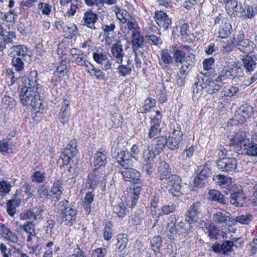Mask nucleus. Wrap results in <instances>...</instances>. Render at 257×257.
<instances>
[{
  "mask_svg": "<svg viewBox=\"0 0 257 257\" xmlns=\"http://www.w3.org/2000/svg\"><path fill=\"white\" fill-rule=\"evenodd\" d=\"M231 214L226 211H218L212 215V220L216 224L222 226H231L234 224V221Z\"/></svg>",
  "mask_w": 257,
  "mask_h": 257,
  "instance_id": "8",
  "label": "nucleus"
},
{
  "mask_svg": "<svg viewBox=\"0 0 257 257\" xmlns=\"http://www.w3.org/2000/svg\"><path fill=\"white\" fill-rule=\"evenodd\" d=\"M115 14L117 18L123 24L126 23L131 17L127 12L124 10L118 9Z\"/></svg>",
  "mask_w": 257,
  "mask_h": 257,
  "instance_id": "49",
  "label": "nucleus"
},
{
  "mask_svg": "<svg viewBox=\"0 0 257 257\" xmlns=\"http://www.w3.org/2000/svg\"><path fill=\"white\" fill-rule=\"evenodd\" d=\"M216 164L218 169L222 172H232L237 168V161L234 158H223Z\"/></svg>",
  "mask_w": 257,
  "mask_h": 257,
  "instance_id": "9",
  "label": "nucleus"
},
{
  "mask_svg": "<svg viewBox=\"0 0 257 257\" xmlns=\"http://www.w3.org/2000/svg\"><path fill=\"white\" fill-rule=\"evenodd\" d=\"M62 186L63 182L61 180H57L54 182L51 188L50 192L53 195H55L57 199H59L63 192V188Z\"/></svg>",
  "mask_w": 257,
  "mask_h": 257,
  "instance_id": "40",
  "label": "nucleus"
},
{
  "mask_svg": "<svg viewBox=\"0 0 257 257\" xmlns=\"http://www.w3.org/2000/svg\"><path fill=\"white\" fill-rule=\"evenodd\" d=\"M32 210L35 215V220H40L43 218L42 213L45 210L44 206H36L32 208Z\"/></svg>",
  "mask_w": 257,
  "mask_h": 257,
  "instance_id": "61",
  "label": "nucleus"
},
{
  "mask_svg": "<svg viewBox=\"0 0 257 257\" xmlns=\"http://www.w3.org/2000/svg\"><path fill=\"white\" fill-rule=\"evenodd\" d=\"M253 112V108L247 104L241 106L234 115V119L239 123H242L244 119L249 118Z\"/></svg>",
  "mask_w": 257,
  "mask_h": 257,
  "instance_id": "15",
  "label": "nucleus"
},
{
  "mask_svg": "<svg viewBox=\"0 0 257 257\" xmlns=\"http://www.w3.org/2000/svg\"><path fill=\"white\" fill-rule=\"evenodd\" d=\"M116 159L119 163L120 165L124 168L128 167V162L129 160L127 159V157L125 155L124 151H120L117 153Z\"/></svg>",
  "mask_w": 257,
  "mask_h": 257,
  "instance_id": "50",
  "label": "nucleus"
},
{
  "mask_svg": "<svg viewBox=\"0 0 257 257\" xmlns=\"http://www.w3.org/2000/svg\"><path fill=\"white\" fill-rule=\"evenodd\" d=\"M238 91V88L237 87L231 85L225 86L222 89V94L223 96L232 97Z\"/></svg>",
  "mask_w": 257,
  "mask_h": 257,
  "instance_id": "46",
  "label": "nucleus"
},
{
  "mask_svg": "<svg viewBox=\"0 0 257 257\" xmlns=\"http://www.w3.org/2000/svg\"><path fill=\"white\" fill-rule=\"evenodd\" d=\"M12 65L15 71L17 72L21 73L24 69V62L22 61L20 58L14 57L12 60Z\"/></svg>",
  "mask_w": 257,
  "mask_h": 257,
  "instance_id": "48",
  "label": "nucleus"
},
{
  "mask_svg": "<svg viewBox=\"0 0 257 257\" xmlns=\"http://www.w3.org/2000/svg\"><path fill=\"white\" fill-rule=\"evenodd\" d=\"M215 80H211L210 78L203 73H199L196 77V81L193 85V92L198 93L203 89H206V92L209 94L216 93L220 88V86L215 83Z\"/></svg>",
  "mask_w": 257,
  "mask_h": 257,
  "instance_id": "3",
  "label": "nucleus"
},
{
  "mask_svg": "<svg viewBox=\"0 0 257 257\" xmlns=\"http://www.w3.org/2000/svg\"><path fill=\"white\" fill-rule=\"evenodd\" d=\"M112 223L108 222L106 223L105 226L103 229V237L106 240H110L112 236V232L111 229Z\"/></svg>",
  "mask_w": 257,
  "mask_h": 257,
  "instance_id": "56",
  "label": "nucleus"
},
{
  "mask_svg": "<svg viewBox=\"0 0 257 257\" xmlns=\"http://www.w3.org/2000/svg\"><path fill=\"white\" fill-rule=\"evenodd\" d=\"M22 227L24 230L30 235H35V225L33 221L26 222L23 225Z\"/></svg>",
  "mask_w": 257,
  "mask_h": 257,
  "instance_id": "54",
  "label": "nucleus"
},
{
  "mask_svg": "<svg viewBox=\"0 0 257 257\" xmlns=\"http://www.w3.org/2000/svg\"><path fill=\"white\" fill-rule=\"evenodd\" d=\"M201 212V203L197 201L191 205L185 214V221L189 224H193L198 221V215Z\"/></svg>",
  "mask_w": 257,
  "mask_h": 257,
  "instance_id": "7",
  "label": "nucleus"
},
{
  "mask_svg": "<svg viewBox=\"0 0 257 257\" xmlns=\"http://www.w3.org/2000/svg\"><path fill=\"white\" fill-rule=\"evenodd\" d=\"M155 99L152 98H148L145 100L144 104L143 105L144 112L150 111L151 109L155 106L156 105Z\"/></svg>",
  "mask_w": 257,
  "mask_h": 257,
  "instance_id": "53",
  "label": "nucleus"
},
{
  "mask_svg": "<svg viewBox=\"0 0 257 257\" xmlns=\"http://www.w3.org/2000/svg\"><path fill=\"white\" fill-rule=\"evenodd\" d=\"M130 190L132 198V202L130 206L132 208H134L137 204L139 195L142 191V188L141 186H134L133 188H130Z\"/></svg>",
  "mask_w": 257,
  "mask_h": 257,
  "instance_id": "38",
  "label": "nucleus"
},
{
  "mask_svg": "<svg viewBox=\"0 0 257 257\" xmlns=\"http://www.w3.org/2000/svg\"><path fill=\"white\" fill-rule=\"evenodd\" d=\"M183 136L180 126L177 125L174 129L171 136L167 139L168 148L170 150L174 151L182 147Z\"/></svg>",
  "mask_w": 257,
  "mask_h": 257,
  "instance_id": "6",
  "label": "nucleus"
},
{
  "mask_svg": "<svg viewBox=\"0 0 257 257\" xmlns=\"http://www.w3.org/2000/svg\"><path fill=\"white\" fill-rule=\"evenodd\" d=\"M69 202L66 200L60 202L58 204V211L59 215L58 221L61 224L71 225L76 218L77 210L68 206Z\"/></svg>",
  "mask_w": 257,
  "mask_h": 257,
  "instance_id": "4",
  "label": "nucleus"
},
{
  "mask_svg": "<svg viewBox=\"0 0 257 257\" xmlns=\"http://www.w3.org/2000/svg\"><path fill=\"white\" fill-rule=\"evenodd\" d=\"M93 58L98 64L101 65L102 70L107 71L111 68L112 61L108 59L107 53L97 51L93 53Z\"/></svg>",
  "mask_w": 257,
  "mask_h": 257,
  "instance_id": "12",
  "label": "nucleus"
},
{
  "mask_svg": "<svg viewBox=\"0 0 257 257\" xmlns=\"http://www.w3.org/2000/svg\"><path fill=\"white\" fill-rule=\"evenodd\" d=\"M253 219V215L250 213L242 214L233 218L234 223L239 222L242 224H248Z\"/></svg>",
  "mask_w": 257,
  "mask_h": 257,
  "instance_id": "43",
  "label": "nucleus"
},
{
  "mask_svg": "<svg viewBox=\"0 0 257 257\" xmlns=\"http://www.w3.org/2000/svg\"><path fill=\"white\" fill-rule=\"evenodd\" d=\"M94 195L92 193H87L83 200V207L87 214L91 212V204L93 201Z\"/></svg>",
  "mask_w": 257,
  "mask_h": 257,
  "instance_id": "44",
  "label": "nucleus"
},
{
  "mask_svg": "<svg viewBox=\"0 0 257 257\" xmlns=\"http://www.w3.org/2000/svg\"><path fill=\"white\" fill-rule=\"evenodd\" d=\"M31 51L29 48L24 45H14L10 48V54L11 56H24L25 54H30Z\"/></svg>",
  "mask_w": 257,
  "mask_h": 257,
  "instance_id": "31",
  "label": "nucleus"
},
{
  "mask_svg": "<svg viewBox=\"0 0 257 257\" xmlns=\"http://www.w3.org/2000/svg\"><path fill=\"white\" fill-rule=\"evenodd\" d=\"M194 150V147L193 146H192L188 149L186 148V149L183 151L182 156L184 158L185 163H187L188 161H190L191 159L193 156Z\"/></svg>",
  "mask_w": 257,
  "mask_h": 257,
  "instance_id": "55",
  "label": "nucleus"
},
{
  "mask_svg": "<svg viewBox=\"0 0 257 257\" xmlns=\"http://www.w3.org/2000/svg\"><path fill=\"white\" fill-rule=\"evenodd\" d=\"M183 49H185L188 52H189L191 49L188 45L184 46L182 49L177 50L173 54L175 62L181 63L182 65L179 69V73H177V76L180 79L187 74L195 61V55L192 53H189L187 55Z\"/></svg>",
  "mask_w": 257,
  "mask_h": 257,
  "instance_id": "1",
  "label": "nucleus"
},
{
  "mask_svg": "<svg viewBox=\"0 0 257 257\" xmlns=\"http://www.w3.org/2000/svg\"><path fill=\"white\" fill-rule=\"evenodd\" d=\"M45 174L44 172H41L40 171H36L31 176V180L32 182L40 183L43 182L45 179Z\"/></svg>",
  "mask_w": 257,
  "mask_h": 257,
  "instance_id": "52",
  "label": "nucleus"
},
{
  "mask_svg": "<svg viewBox=\"0 0 257 257\" xmlns=\"http://www.w3.org/2000/svg\"><path fill=\"white\" fill-rule=\"evenodd\" d=\"M211 170L207 164L200 166L199 173L194 180V184L196 186L201 187L206 182L207 179L210 176Z\"/></svg>",
  "mask_w": 257,
  "mask_h": 257,
  "instance_id": "13",
  "label": "nucleus"
},
{
  "mask_svg": "<svg viewBox=\"0 0 257 257\" xmlns=\"http://www.w3.org/2000/svg\"><path fill=\"white\" fill-rule=\"evenodd\" d=\"M237 247V244H233L230 240H224L221 244L215 242L212 246L213 251L216 253H222L224 254H228L233 251V247Z\"/></svg>",
  "mask_w": 257,
  "mask_h": 257,
  "instance_id": "10",
  "label": "nucleus"
},
{
  "mask_svg": "<svg viewBox=\"0 0 257 257\" xmlns=\"http://www.w3.org/2000/svg\"><path fill=\"white\" fill-rule=\"evenodd\" d=\"M235 47L245 54H248L253 49V43L248 39L244 40L243 35H238L235 38Z\"/></svg>",
  "mask_w": 257,
  "mask_h": 257,
  "instance_id": "11",
  "label": "nucleus"
},
{
  "mask_svg": "<svg viewBox=\"0 0 257 257\" xmlns=\"http://www.w3.org/2000/svg\"><path fill=\"white\" fill-rule=\"evenodd\" d=\"M246 143L242 146L238 154L246 155L251 157L257 156V143H255L249 139L246 141Z\"/></svg>",
  "mask_w": 257,
  "mask_h": 257,
  "instance_id": "20",
  "label": "nucleus"
},
{
  "mask_svg": "<svg viewBox=\"0 0 257 257\" xmlns=\"http://www.w3.org/2000/svg\"><path fill=\"white\" fill-rule=\"evenodd\" d=\"M208 199L212 201H216L223 205L227 204V200L221 192L215 189L210 190L208 192Z\"/></svg>",
  "mask_w": 257,
  "mask_h": 257,
  "instance_id": "29",
  "label": "nucleus"
},
{
  "mask_svg": "<svg viewBox=\"0 0 257 257\" xmlns=\"http://www.w3.org/2000/svg\"><path fill=\"white\" fill-rule=\"evenodd\" d=\"M125 170L121 171L123 179L132 183H137L140 180V173L134 169L124 168Z\"/></svg>",
  "mask_w": 257,
  "mask_h": 257,
  "instance_id": "18",
  "label": "nucleus"
},
{
  "mask_svg": "<svg viewBox=\"0 0 257 257\" xmlns=\"http://www.w3.org/2000/svg\"><path fill=\"white\" fill-rule=\"evenodd\" d=\"M84 23L89 25L88 27L91 29H96L94 27V24L98 20L97 15L91 11L86 12L83 18Z\"/></svg>",
  "mask_w": 257,
  "mask_h": 257,
  "instance_id": "32",
  "label": "nucleus"
},
{
  "mask_svg": "<svg viewBox=\"0 0 257 257\" xmlns=\"http://www.w3.org/2000/svg\"><path fill=\"white\" fill-rule=\"evenodd\" d=\"M215 179L216 180L217 184L220 186L225 185L230 182L231 181V179L230 178L226 177L225 176L221 174L216 175Z\"/></svg>",
  "mask_w": 257,
  "mask_h": 257,
  "instance_id": "62",
  "label": "nucleus"
},
{
  "mask_svg": "<svg viewBox=\"0 0 257 257\" xmlns=\"http://www.w3.org/2000/svg\"><path fill=\"white\" fill-rule=\"evenodd\" d=\"M231 25L229 23L221 25L218 30V37L223 39L228 37L231 34Z\"/></svg>",
  "mask_w": 257,
  "mask_h": 257,
  "instance_id": "39",
  "label": "nucleus"
},
{
  "mask_svg": "<svg viewBox=\"0 0 257 257\" xmlns=\"http://www.w3.org/2000/svg\"><path fill=\"white\" fill-rule=\"evenodd\" d=\"M245 199L246 197L242 191H237L231 194L230 202L236 207L242 206Z\"/></svg>",
  "mask_w": 257,
  "mask_h": 257,
  "instance_id": "30",
  "label": "nucleus"
},
{
  "mask_svg": "<svg viewBox=\"0 0 257 257\" xmlns=\"http://www.w3.org/2000/svg\"><path fill=\"white\" fill-rule=\"evenodd\" d=\"M108 154V153L105 151L101 150L97 151L94 155L93 164L94 166L100 168L104 167L107 163Z\"/></svg>",
  "mask_w": 257,
  "mask_h": 257,
  "instance_id": "25",
  "label": "nucleus"
},
{
  "mask_svg": "<svg viewBox=\"0 0 257 257\" xmlns=\"http://www.w3.org/2000/svg\"><path fill=\"white\" fill-rule=\"evenodd\" d=\"M42 90L41 87L36 88L25 86L20 91V98L23 106L30 105L34 109L41 108L42 102L40 99V93Z\"/></svg>",
  "mask_w": 257,
  "mask_h": 257,
  "instance_id": "2",
  "label": "nucleus"
},
{
  "mask_svg": "<svg viewBox=\"0 0 257 257\" xmlns=\"http://www.w3.org/2000/svg\"><path fill=\"white\" fill-rule=\"evenodd\" d=\"M162 242V238L160 236H154L151 240L152 248L156 254L157 253H160Z\"/></svg>",
  "mask_w": 257,
  "mask_h": 257,
  "instance_id": "45",
  "label": "nucleus"
},
{
  "mask_svg": "<svg viewBox=\"0 0 257 257\" xmlns=\"http://www.w3.org/2000/svg\"><path fill=\"white\" fill-rule=\"evenodd\" d=\"M158 178L161 181H167L168 183L171 181L172 176H176L175 174L171 173L170 168L169 164L165 162H162L159 167Z\"/></svg>",
  "mask_w": 257,
  "mask_h": 257,
  "instance_id": "21",
  "label": "nucleus"
},
{
  "mask_svg": "<svg viewBox=\"0 0 257 257\" xmlns=\"http://www.w3.org/2000/svg\"><path fill=\"white\" fill-rule=\"evenodd\" d=\"M155 19L158 26L164 30L168 29L171 25V19L166 13L163 11H156L155 14Z\"/></svg>",
  "mask_w": 257,
  "mask_h": 257,
  "instance_id": "16",
  "label": "nucleus"
},
{
  "mask_svg": "<svg viewBox=\"0 0 257 257\" xmlns=\"http://www.w3.org/2000/svg\"><path fill=\"white\" fill-rule=\"evenodd\" d=\"M235 72L233 70V65H229L224 66L222 70L219 72L217 78H215L216 82H222L226 81L228 79H232L235 77Z\"/></svg>",
  "mask_w": 257,
  "mask_h": 257,
  "instance_id": "17",
  "label": "nucleus"
},
{
  "mask_svg": "<svg viewBox=\"0 0 257 257\" xmlns=\"http://www.w3.org/2000/svg\"><path fill=\"white\" fill-rule=\"evenodd\" d=\"M122 47L121 41L118 40L113 44L111 48V54L118 64H121L122 63L123 57L124 56V52Z\"/></svg>",
  "mask_w": 257,
  "mask_h": 257,
  "instance_id": "23",
  "label": "nucleus"
},
{
  "mask_svg": "<svg viewBox=\"0 0 257 257\" xmlns=\"http://www.w3.org/2000/svg\"><path fill=\"white\" fill-rule=\"evenodd\" d=\"M173 58L167 50H163L161 53L160 64L165 69L170 71L172 70L169 65L173 64Z\"/></svg>",
  "mask_w": 257,
  "mask_h": 257,
  "instance_id": "26",
  "label": "nucleus"
},
{
  "mask_svg": "<svg viewBox=\"0 0 257 257\" xmlns=\"http://www.w3.org/2000/svg\"><path fill=\"white\" fill-rule=\"evenodd\" d=\"M192 224L189 223H185L182 221H180L178 224L177 230L178 234L182 235L184 236L189 234L192 232L191 229Z\"/></svg>",
  "mask_w": 257,
  "mask_h": 257,
  "instance_id": "37",
  "label": "nucleus"
},
{
  "mask_svg": "<svg viewBox=\"0 0 257 257\" xmlns=\"http://www.w3.org/2000/svg\"><path fill=\"white\" fill-rule=\"evenodd\" d=\"M181 179L180 177L176 175L172 176L171 181L168 182L169 185V191L173 196H178L181 192Z\"/></svg>",
  "mask_w": 257,
  "mask_h": 257,
  "instance_id": "24",
  "label": "nucleus"
},
{
  "mask_svg": "<svg viewBox=\"0 0 257 257\" xmlns=\"http://www.w3.org/2000/svg\"><path fill=\"white\" fill-rule=\"evenodd\" d=\"M69 101L66 99H65L62 102L61 111L59 114V117L61 123L63 124L67 123L69 120Z\"/></svg>",
  "mask_w": 257,
  "mask_h": 257,
  "instance_id": "27",
  "label": "nucleus"
},
{
  "mask_svg": "<svg viewBox=\"0 0 257 257\" xmlns=\"http://www.w3.org/2000/svg\"><path fill=\"white\" fill-rule=\"evenodd\" d=\"M78 153L77 149L76 140L73 139L63 149L60 159L58 161V164L60 167L69 164L71 160Z\"/></svg>",
  "mask_w": 257,
  "mask_h": 257,
  "instance_id": "5",
  "label": "nucleus"
},
{
  "mask_svg": "<svg viewBox=\"0 0 257 257\" xmlns=\"http://www.w3.org/2000/svg\"><path fill=\"white\" fill-rule=\"evenodd\" d=\"M117 242L116 251L120 252L124 250L128 243V239L126 234H120L117 236Z\"/></svg>",
  "mask_w": 257,
  "mask_h": 257,
  "instance_id": "36",
  "label": "nucleus"
},
{
  "mask_svg": "<svg viewBox=\"0 0 257 257\" xmlns=\"http://www.w3.org/2000/svg\"><path fill=\"white\" fill-rule=\"evenodd\" d=\"M131 42L133 52H140L144 46V38L141 33L136 30L131 31Z\"/></svg>",
  "mask_w": 257,
  "mask_h": 257,
  "instance_id": "22",
  "label": "nucleus"
},
{
  "mask_svg": "<svg viewBox=\"0 0 257 257\" xmlns=\"http://www.w3.org/2000/svg\"><path fill=\"white\" fill-rule=\"evenodd\" d=\"M65 31L69 34V36L72 38L78 33V28L75 24H70L65 28Z\"/></svg>",
  "mask_w": 257,
  "mask_h": 257,
  "instance_id": "63",
  "label": "nucleus"
},
{
  "mask_svg": "<svg viewBox=\"0 0 257 257\" xmlns=\"http://www.w3.org/2000/svg\"><path fill=\"white\" fill-rule=\"evenodd\" d=\"M105 248H98L94 250L92 253V257H105L106 254Z\"/></svg>",
  "mask_w": 257,
  "mask_h": 257,
  "instance_id": "64",
  "label": "nucleus"
},
{
  "mask_svg": "<svg viewBox=\"0 0 257 257\" xmlns=\"http://www.w3.org/2000/svg\"><path fill=\"white\" fill-rule=\"evenodd\" d=\"M38 72L36 70L31 71L28 75L27 78L25 80L26 85L36 88L39 87L37 83Z\"/></svg>",
  "mask_w": 257,
  "mask_h": 257,
  "instance_id": "34",
  "label": "nucleus"
},
{
  "mask_svg": "<svg viewBox=\"0 0 257 257\" xmlns=\"http://www.w3.org/2000/svg\"><path fill=\"white\" fill-rule=\"evenodd\" d=\"M156 146H157V149H158V152L160 150H162L165 147L167 146V138L164 136L157 137Z\"/></svg>",
  "mask_w": 257,
  "mask_h": 257,
  "instance_id": "60",
  "label": "nucleus"
},
{
  "mask_svg": "<svg viewBox=\"0 0 257 257\" xmlns=\"http://www.w3.org/2000/svg\"><path fill=\"white\" fill-rule=\"evenodd\" d=\"M113 211L118 217L123 218L126 215L127 211L124 204L121 202L113 206Z\"/></svg>",
  "mask_w": 257,
  "mask_h": 257,
  "instance_id": "42",
  "label": "nucleus"
},
{
  "mask_svg": "<svg viewBox=\"0 0 257 257\" xmlns=\"http://www.w3.org/2000/svg\"><path fill=\"white\" fill-rule=\"evenodd\" d=\"M132 61L128 59L126 64H120L117 67L118 73L122 76H126L130 75L132 72V68L133 67L132 65Z\"/></svg>",
  "mask_w": 257,
  "mask_h": 257,
  "instance_id": "35",
  "label": "nucleus"
},
{
  "mask_svg": "<svg viewBox=\"0 0 257 257\" xmlns=\"http://www.w3.org/2000/svg\"><path fill=\"white\" fill-rule=\"evenodd\" d=\"M5 239L9 241V245L10 244H15L18 241V237L17 235L14 232L10 230L7 227L6 230L4 232V234L2 235Z\"/></svg>",
  "mask_w": 257,
  "mask_h": 257,
  "instance_id": "41",
  "label": "nucleus"
},
{
  "mask_svg": "<svg viewBox=\"0 0 257 257\" xmlns=\"http://www.w3.org/2000/svg\"><path fill=\"white\" fill-rule=\"evenodd\" d=\"M176 205L173 203L164 205L162 207L161 212L159 213V215H168L173 213L176 210Z\"/></svg>",
  "mask_w": 257,
  "mask_h": 257,
  "instance_id": "51",
  "label": "nucleus"
},
{
  "mask_svg": "<svg viewBox=\"0 0 257 257\" xmlns=\"http://www.w3.org/2000/svg\"><path fill=\"white\" fill-rule=\"evenodd\" d=\"M12 141L10 139H5L0 141V152L3 154L8 153L11 149Z\"/></svg>",
  "mask_w": 257,
  "mask_h": 257,
  "instance_id": "47",
  "label": "nucleus"
},
{
  "mask_svg": "<svg viewBox=\"0 0 257 257\" xmlns=\"http://www.w3.org/2000/svg\"><path fill=\"white\" fill-rule=\"evenodd\" d=\"M98 169L95 168L94 171L90 173L88 175V180L86 184V186L88 188L94 189L98 184L100 178Z\"/></svg>",
  "mask_w": 257,
  "mask_h": 257,
  "instance_id": "28",
  "label": "nucleus"
},
{
  "mask_svg": "<svg viewBox=\"0 0 257 257\" xmlns=\"http://www.w3.org/2000/svg\"><path fill=\"white\" fill-rule=\"evenodd\" d=\"M143 157L144 158V162H154L155 154L154 152L147 149L143 151Z\"/></svg>",
  "mask_w": 257,
  "mask_h": 257,
  "instance_id": "59",
  "label": "nucleus"
},
{
  "mask_svg": "<svg viewBox=\"0 0 257 257\" xmlns=\"http://www.w3.org/2000/svg\"><path fill=\"white\" fill-rule=\"evenodd\" d=\"M49 186L46 184L41 185L38 190V193L40 198H47L50 195L49 193Z\"/></svg>",
  "mask_w": 257,
  "mask_h": 257,
  "instance_id": "57",
  "label": "nucleus"
},
{
  "mask_svg": "<svg viewBox=\"0 0 257 257\" xmlns=\"http://www.w3.org/2000/svg\"><path fill=\"white\" fill-rule=\"evenodd\" d=\"M241 61L243 67L247 72H251L255 69L256 63L251 56L246 55L241 59Z\"/></svg>",
  "mask_w": 257,
  "mask_h": 257,
  "instance_id": "33",
  "label": "nucleus"
},
{
  "mask_svg": "<svg viewBox=\"0 0 257 257\" xmlns=\"http://www.w3.org/2000/svg\"><path fill=\"white\" fill-rule=\"evenodd\" d=\"M161 121L157 116L151 117L150 128L148 134V138L152 139L159 135L162 131Z\"/></svg>",
  "mask_w": 257,
  "mask_h": 257,
  "instance_id": "19",
  "label": "nucleus"
},
{
  "mask_svg": "<svg viewBox=\"0 0 257 257\" xmlns=\"http://www.w3.org/2000/svg\"><path fill=\"white\" fill-rule=\"evenodd\" d=\"M2 101L4 106L10 109H12L15 105L14 99L9 96H5Z\"/></svg>",
  "mask_w": 257,
  "mask_h": 257,
  "instance_id": "58",
  "label": "nucleus"
},
{
  "mask_svg": "<svg viewBox=\"0 0 257 257\" xmlns=\"http://www.w3.org/2000/svg\"><path fill=\"white\" fill-rule=\"evenodd\" d=\"M231 145L234 147L235 151L238 153L242 149V146L246 143V141L248 139L246 138V135L244 132H238L234 134L230 139Z\"/></svg>",
  "mask_w": 257,
  "mask_h": 257,
  "instance_id": "14",
  "label": "nucleus"
}]
</instances>
